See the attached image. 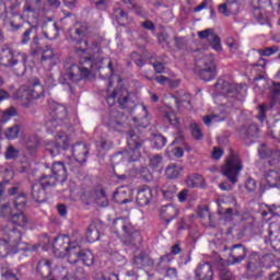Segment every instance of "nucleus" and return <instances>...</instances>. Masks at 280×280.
Segmentation results:
<instances>
[{
	"label": "nucleus",
	"mask_w": 280,
	"mask_h": 280,
	"mask_svg": "<svg viewBox=\"0 0 280 280\" xmlns=\"http://www.w3.org/2000/svg\"><path fill=\"white\" fill-rule=\"evenodd\" d=\"M50 119L46 124L47 132L55 135L56 142H47L46 150L50 156H58L60 150H69L71 138L67 130V107L56 102H49Z\"/></svg>",
	"instance_id": "nucleus-1"
},
{
	"label": "nucleus",
	"mask_w": 280,
	"mask_h": 280,
	"mask_svg": "<svg viewBox=\"0 0 280 280\" xmlns=\"http://www.w3.org/2000/svg\"><path fill=\"white\" fill-rule=\"evenodd\" d=\"M82 234L73 232L69 235L56 236L52 243V250L56 257H66L68 264H78L82 261L84 266H93L95 257L93 252L82 249Z\"/></svg>",
	"instance_id": "nucleus-2"
},
{
	"label": "nucleus",
	"mask_w": 280,
	"mask_h": 280,
	"mask_svg": "<svg viewBox=\"0 0 280 280\" xmlns=\"http://www.w3.org/2000/svg\"><path fill=\"white\" fill-rule=\"evenodd\" d=\"M106 102L108 106H115L118 102L119 106L127 108L128 110H140L139 116L128 117V121H132L133 126H140V128H148L150 126V119H148V107L145 105L135 104V94L128 92L126 88H117L110 94L107 95Z\"/></svg>",
	"instance_id": "nucleus-3"
},
{
	"label": "nucleus",
	"mask_w": 280,
	"mask_h": 280,
	"mask_svg": "<svg viewBox=\"0 0 280 280\" xmlns=\"http://www.w3.org/2000/svg\"><path fill=\"white\" fill-rule=\"evenodd\" d=\"M214 89L217 92L212 95L214 102L228 100L230 104H238L244 97V88L242 85H233L222 78L217 81Z\"/></svg>",
	"instance_id": "nucleus-4"
},
{
	"label": "nucleus",
	"mask_w": 280,
	"mask_h": 280,
	"mask_svg": "<svg viewBox=\"0 0 280 280\" xmlns=\"http://www.w3.org/2000/svg\"><path fill=\"white\" fill-rule=\"evenodd\" d=\"M21 231L11 226L4 231V237L0 238V259L8 255H16L19 250H25L21 242Z\"/></svg>",
	"instance_id": "nucleus-5"
},
{
	"label": "nucleus",
	"mask_w": 280,
	"mask_h": 280,
	"mask_svg": "<svg viewBox=\"0 0 280 280\" xmlns=\"http://www.w3.org/2000/svg\"><path fill=\"white\" fill-rule=\"evenodd\" d=\"M81 65L83 66L72 65L69 71L63 75L67 84H69V82H80V80L89 78L91 71L102 69V61H93L91 57H84V61H81Z\"/></svg>",
	"instance_id": "nucleus-6"
},
{
	"label": "nucleus",
	"mask_w": 280,
	"mask_h": 280,
	"mask_svg": "<svg viewBox=\"0 0 280 280\" xmlns=\"http://www.w3.org/2000/svg\"><path fill=\"white\" fill-rule=\"evenodd\" d=\"M113 231L118 240H128L129 244H140L141 233L135 230L130 219L118 218L113 223Z\"/></svg>",
	"instance_id": "nucleus-7"
},
{
	"label": "nucleus",
	"mask_w": 280,
	"mask_h": 280,
	"mask_svg": "<svg viewBox=\"0 0 280 280\" xmlns=\"http://www.w3.org/2000/svg\"><path fill=\"white\" fill-rule=\"evenodd\" d=\"M127 145L128 149L122 153H118L116 159H122L124 163H132L141 159V145H143V142L135 131L128 132Z\"/></svg>",
	"instance_id": "nucleus-8"
},
{
	"label": "nucleus",
	"mask_w": 280,
	"mask_h": 280,
	"mask_svg": "<svg viewBox=\"0 0 280 280\" xmlns=\"http://www.w3.org/2000/svg\"><path fill=\"white\" fill-rule=\"evenodd\" d=\"M196 73L203 82H211L218 75V68L215 66V58L213 55H206L196 62Z\"/></svg>",
	"instance_id": "nucleus-9"
},
{
	"label": "nucleus",
	"mask_w": 280,
	"mask_h": 280,
	"mask_svg": "<svg viewBox=\"0 0 280 280\" xmlns=\"http://www.w3.org/2000/svg\"><path fill=\"white\" fill-rule=\"evenodd\" d=\"M45 93L43 85L40 82L35 81L33 84L22 85L14 94L15 100H21L25 106H27V102H32V100H40Z\"/></svg>",
	"instance_id": "nucleus-10"
},
{
	"label": "nucleus",
	"mask_w": 280,
	"mask_h": 280,
	"mask_svg": "<svg viewBox=\"0 0 280 280\" xmlns=\"http://www.w3.org/2000/svg\"><path fill=\"white\" fill-rule=\"evenodd\" d=\"M244 170V165H242V160L240 156L231 153L228 158L225 165L223 166L222 174L230 180V183H237V178L240 177V172Z\"/></svg>",
	"instance_id": "nucleus-11"
},
{
	"label": "nucleus",
	"mask_w": 280,
	"mask_h": 280,
	"mask_svg": "<svg viewBox=\"0 0 280 280\" xmlns=\"http://www.w3.org/2000/svg\"><path fill=\"white\" fill-rule=\"evenodd\" d=\"M25 65L27 63V54L21 52V50H12L10 48H4L0 52V65L2 67H16V65Z\"/></svg>",
	"instance_id": "nucleus-12"
},
{
	"label": "nucleus",
	"mask_w": 280,
	"mask_h": 280,
	"mask_svg": "<svg viewBox=\"0 0 280 280\" xmlns=\"http://www.w3.org/2000/svg\"><path fill=\"white\" fill-rule=\"evenodd\" d=\"M52 175H44L40 183L44 187H54L58 180L65 183L67 180V166L62 162H55L51 168Z\"/></svg>",
	"instance_id": "nucleus-13"
},
{
	"label": "nucleus",
	"mask_w": 280,
	"mask_h": 280,
	"mask_svg": "<svg viewBox=\"0 0 280 280\" xmlns=\"http://www.w3.org/2000/svg\"><path fill=\"white\" fill-rule=\"evenodd\" d=\"M261 256L257 252H253L247 259L246 277L250 279L261 277Z\"/></svg>",
	"instance_id": "nucleus-14"
},
{
	"label": "nucleus",
	"mask_w": 280,
	"mask_h": 280,
	"mask_svg": "<svg viewBox=\"0 0 280 280\" xmlns=\"http://www.w3.org/2000/svg\"><path fill=\"white\" fill-rule=\"evenodd\" d=\"M198 36L202 40H208L210 47H212L214 51H222L220 37L215 34V32H213V28H207L205 31L198 32Z\"/></svg>",
	"instance_id": "nucleus-15"
},
{
	"label": "nucleus",
	"mask_w": 280,
	"mask_h": 280,
	"mask_svg": "<svg viewBox=\"0 0 280 280\" xmlns=\"http://www.w3.org/2000/svg\"><path fill=\"white\" fill-rule=\"evenodd\" d=\"M246 259V247L242 244L233 245L230 250V264L235 266V264H242Z\"/></svg>",
	"instance_id": "nucleus-16"
},
{
	"label": "nucleus",
	"mask_w": 280,
	"mask_h": 280,
	"mask_svg": "<svg viewBox=\"0 0 280 280\" xmlns=\"http://www.w3.org/2000/svg\"><path fill=\"white\" fill-rule=\"evenodd\" d=\"M195 275L198 280H213V267L209 262H200Z\"/></svg>",
	"instance_id": "nucleus-17"
},
{
	"label": "nucleus",
	"mask_w": 280,
	"mask_h": 280,
	"mask_svg": "<svg viewBox=\"0 0 280 280\" xmlns=\"http://www.w3.org/2000/svg\"><path fill=\"white\" fill-rule=\"evenodd\" d=\"M241 5L237 0H226L219 5V13L223 14V16H231V14H238Z\"/></svg>",
	"instance_id": "nucleus-18"
},
{
	"label": "nucleus",
	"mask_w": 280,
	"mask_h": 280,
	"mask_svg": "<svg viewBox=\"0 0 280 280\" xmlns=\"http://www.w3.org/2000/svg\"><path fill=\"white\" fill-rule=\"evenodd\" d=\"M160 217L164 222H166V224H170L172 220H176V218H178V208L174 205L162 206L160 209Z\"/></svg>",
	"instance_id": "nucleus-19"
},
{
	"label": "nucleus",
	"mask_w": 280,
	"mask_h": 280,
	"mask_svg": "<svg viewBox=\"0 0 280 280\" xmlns=\"http://www.w3.org/2000/svg\"><path fill=\"white\" fill-rule=\"evenodd\" d=\"M79 47H77V54L79 56H84L86 54L88 56H91L92 54H100V45L97 44H92L89 45V40H78Z\"/></svg>",
	"instance_id": "nucleus-20"
},
{
	"label": "nucleus",
	"mask_w": 280,
	"mask_h": 280,
	"mask_svg": "<svg viewBox=\"0 0 280 280\" xmlns=\"http://www.w3.org/2000/svg\"><path fill=\"white\" fill-rule=\"evenodd\" d=\"M55 266L51 259L42 258L37 264V272L40 277H51Z\"/></svg>",
	"instance_id": "nucleus-21"
},
{
	"label": "nucleus",
	"mask_w": 280,
	"mask_h": 280,
	"mask_svg": "<svg viewBox=\"0 0 280 280\" xmlns=\"http://www.w3.org/2000/svg\"><path fill=\"white\" fill-rule=\"evenodd\" d=\"M86 154H89V147L80 142L72 147V155L77 163H86Z\"/></svg>",
	"instance_id": "nucleus-22"
},
{
	"label": "nucleus",
	"mask_w": 280,
	"mask_h": 280,
	"mask_svg": "<svg viewBox=\"0 0 280 280\" xmlns=\"http://www.w3.org/2000/svg\"><path fill=\"white\" fill-rule=\"evenodd\" d=\"M153 198V194L150 187L144 186L138 189L137 202L140 207H147Z\"/></svg>",
	"instance_id": "nucleus-23"
},
{
	"label": "nucleus",
	"mask_w": 280,
	"mask_h": 280,
	"mask_svg": "<svg viewBox=\"0 0 280 280\" xmlns=\"http://www.w3.org/2000/svg\"><path fill=\"white\" fill-rule=\"evenodd\" d=\"M178 253H180V246L174 245L171 248L170 254H166V255L160 257V261L158 264L159 270H163L164 268H167V266L170 264H172V261H174V256H172V255H178Z\"/></svg>",
	"instance_id": "nucleus-24"
},
{
	"label": "nucleus",
	"mask_w": 280,
	"mask_h": 280,
	"mask_svg": "<svg viewBox=\"0 0 280 280\" xmlns=\"http://www.w3.org/2000/svg\"><path fill=\"white\" fill-rule=\"evenodd\" d=\"M114 200L118 202V205H128L131 202L130 199V189L126 187H120L114 192Z\"/></svg>",
	"instance_id": "nucleus-25"
},
{
	"label": "nucleus",
	"mask_w": 280,
	"mask_h": 280,
	"mask_svg": "<svg viewBox=\"0 0 280 280\" xmlns=\"http://www.w3.org/2000/svg\"><path fill=\"white\" fill-rule=\"evenodd\" d=\"M124 119H126L124 114H112L108 122L109 130H116L117 132H121V130H124V122H121L124 121Z\"/></svg>",
	"instance_id": "nucleus-26"
},
{
	"label": "nucleus",
	"mask_w": 280,
	"mask_h": 280,
	"mask_svg": "<svg viewBox=\"0 0 280 280\" xmlns=\"http://www.w3.org/2000/svg\"><path fill=\"white\" fill-rule=\"evenodd\" d=\"M49 186H43L42 182L33 185L32 187V198L35 199L36 202L45 201V189Z\"/></svg>",
	"instance_id": "nucleus-27"
},
{
	"label": "nucleus",
	"mask_w": 280,
	"mask_h": 280,
	"mask_svg": "<svg viewBox=\"0 0 280 280\" xmlns=\"http://www.w3.org/2000/svg\"><path fill=\"white\" fill-rule=\"evenodd\" d=\"M268 187H280V172L270 170L265 174Z\"/></svg>",
	"instance_id": "nucleus-28"
},
{
	"label": "nucleus",
	"mask_w": 280,
	"mask_h": 280,
	"mask_svg": "<svg viewBox=\"0 0 280 280\" xmlns=\"http://www.w3.org/2000/svg\"><path fill=\"white\" fill-rule=\"evenodd\" d=\"M43 62H46L49 65V67H54L55 65H58V56L54 54V50L49 48V46L46 47L42 55Z\"/></svg>",
	"instance_id": "nucleus-29"
},
{
	"label": "nucleus",
	"mask_w": 280,
	"mask_h": 280,
	"mask_svg": "<svg viewBox=\"0 0 280 280\" xmlns=\"http://www.w3.org/2000/svg\"><path fill=\"white\" fill-rule=\"evenodd\" d=\"M222 108H223L222 106H219L215 114L203 117V122L206 124V126H211V124H218V121H224V119H226V115L218 114V113H222Z\"/></svg>",
	"instance_id": "nucleus-30"
},
{
	"label": "nucleus",
	"mask_w": 280,
	"mask_h": 280,
	"mask_svg": "<svg viewBox=\"0 0 280 280\" xmlns=\"http://www.w3.org/2000/svg\"><path fill=\"white\" fill-rule=\"evenodd\" d=\"M182 172H183L182 165L170 164L166 167L165 175H166V178L175 179V178H180Z\"/></svg>",
	"instance_id": "nucleus-31"
},
{
	"label": "nucleus",
	"mask_w": 280,
	"mask_h": 280,
	"mask_svg": "<svg viewBox=\"0 0 280 280\" xmlns=\"http://www.w3.org/2000/svg\"><path fill=\"white\" fill-rule=\"evenodd\" d=\"M88 30L89 27L86 26V24L77 23L74 25V30H72L73 33H71V37L74 40H78V38H85Z\"/></svg>",
	"instance_id": "nucleus-32"
},
{
	"label": "nucleus",
	"mask_w": 280,
	"mask_h": 280,
	"mask_svg": "<svg viewBox=\"0 0 280 280\" xmlns=\"http://www.w3.org/2000/svg\"><path fill=\"white\" fill-rule=\"evenodd\" d=\"M187 187H202L205 185V178L201 175L192 174L186 179Z\"/></svg>",
	"instance_id": "nucleus-33"
},
{
	"label": "nucleus",
	"mask_w": 280,
	"mask_h": 280,
	"mask_svg": "<svg viewBox=\"0 0 280 280\" xmlns=\"http://www.w3.org/2000/svg\"><path fill=\"white\" fill-rule=\"evenodd\" d=\"M224 219L228 222H231L232 220H242V214L240 213V208L235 207L233 208H226L224 212Z\"/></svg>",
	"instance_id": "nucleus-34"
},
{
	"label": "nucleus",
	"mask_w": 280,
	"mask_h": 280,
	"mask_svg": "<svg viewBox=\"0 0 280 280\" xmlns=\"http://www.w3.org/2000/svg\"><path fill=\"white\" fill-rule=\"evenodd\" d=\"M176 191H178V188H176V185L174 184H166L162 188V194L166 200H172V198L176 196Z\"/></svg>",
	"instance_id": "nucleus-35"
},
{
	"label": "nucleus",
	"mask_w": 280,
	"mask_h": 280,
	"mask_svg": "<svg viewBox=\"0 0 280 280\" xmlns=\"http://www.w3.org/2000/svg\"><path fill=\"white\" fill-rule=\"evenodd\" d=\"M86 240L90 243L97 242L100 240V230L95 226V224H91L86 232Z\"/></svg>",
	"instance_id": "nucleus-36"
},
{
	"label": "nucleus",
	"mask_w": 280,
	"mask_h": 280,
	"mask_svg": "<svg viewBox=\"0 0 280 280\" xmlns=\"http://www.w3.org/2000/svg\"><path fill=\"white\" fill-rule=\"evenodd\" d=\"M162 113H164L166 119L172 126L178 125V117H176V114L174 113V109H172V107H163Z\"/></svg>",
	"instance_id": "nucleus-37"
},
{
	"label": "nucleus",
	"mask_w": 280,
	"mask_h": 280,
	"mask_svg": "<svg viewBox=\"0 0 280 280\" xmlns=\"http://www.w3.org/2000/svg\"><path fill=\"white\" fill-rule=\"evenodd\" d=\"M149 165L152 170H156L158 172L163 171V156L161 155H153L150 158Z\"/></svg>",
	"instance_id": "nucleus-38"
},
{
	"label": "nucleus",
	"mask_w": 280,
	"mask_h": 280,
	"mask_svg": "<svg viewBox=\"0 0 280 280\" xmlns=\"http://www.w3.org/2000/svg\"><path fill=\"white\" fill-rule=\"evenodd\" d=\"M25 143L27 150H36L40 143V138H38L36 135L28 136L25 140Z\"/></svg>",
	"instance_id": "nucleus-39"
},
{
	"label": "nucleus",
	"mask_w": 280,
	"mask_h": 280,
	"mask_svg": "<svg viewBox=\"0 0 280 280\" xmlns=\"http://www.w3.org/2000/svg\"><path fill=\"white\" fill-rule=\"evenodd\" d=\"M19 132H21V127L19 125H14L4 131V137L9 140L16 139L19 137Z\"/></svg>",
	"instance_id": "nucleus-40"
},
{
	"label": "nucleus",
	"mask_w": 280,
	"mask_h": 280,
	"mask_svg": "<svg viewBox=\"0 0 280 280\" xmlns=\"http://www.w3.org/2000/svg\"><path fill=\"white\" fill-rule=\"evenodd\" d=\"M11 222L16 224L18 226H26L27 225V217L23 213L13 214L11 218Z\"/></svg>",
	"instance_id": "nucleus-41"
},
{
	"label": "nucleus",
	"mask_w": 280,
	"mask_h": 280,
	"mask_svg": "<svg viewBox=\"0 0 280 280\" xmlns=\"http://www.w3.org/2000/svg\"><path fill=\"white\" fill-rule=\"evenodd\" d=\"M95 202L98 205V207H108V198L106 197V192H104V190L96 191Z\"/></svg>",
	"instance_id": "nucleus-42"
},
{
	"label": "nucleus",
	"mask_w": 280,
	"mask_h": 280,
	"mask_svg": "<svg viewBox=\"0 0 280 280\" xmlns=\"http://www.w3.org/2000/svg\"><path fill=\"white\" fill-rule=\"evenodd\" d=\"M96 148H97L100 154H102V152H104V150H110V148H113V142L106 138H102L100 143L96 144Z\"/></svg>",
	"instance_id": "nucleus-43"
},
{
	"label": "nucleus",
	"mask_w": 280,
	"mask_h": 280,
	"mask_svg": "<svg viewBox=\"0 0 280 280\" xmlns=\"http://www.w3.org/2000/svg\"><path fill=\"white\" fill-rule=\"evenodd\" d=\"M12 117H16V109L14 107H10L3 112L1 124H7Z\"/></svg>",
	"instance_id": "nucleus-44"
},
{
	"label": "nucleus",
	"mask_w": 280,
	"mask_h": 280,
	"mask_svg": "<svg viewBox=\"0 0 280 280\" xmlns=\"http://www.w3.org/2000/svg\"><path fill=\"white\" fill-rule=\"evenodd\" d=\"M122 2H125L126 5H128L129 10H132L136 14H143V9L141 8V5L132 2V0H121Z\"/></svg>",
	"instance_id": "nucleus-45"
},
{
	"label": "nucleus",
	"mask_w": 280,
	"mask_h": 280,
	"mask_svg": "<svg viewBox=\"0 0 280 280\" xmlns=\"http://www.w3.org/2000/svg\"><path fill=\"white\" fill-rule=\"evenodd\" d=\"M191 128V135L194 137V139H196L197 141H200V139H202V130L200 129V127L198 126V124L192 122L190 125Z\"/></svg>",
	"instance_id": "nucleus-46"
},
{
	"label": "nucleus",
	"mask_w": 280,
	"mask_h": 280,
	"mask_svg": "<svg viewBox=\"0 0 280 280\" xmlns=\"http://www.w3.org/2000/svg\"><path fill=\"white\" fill-rule=\"evenodd\" d=\"M277 51H279V47L278 46H271V47H267L265 49H258V54L260 56H273V54H277Z\"/></svg>",
	"instance_id": "nucleus-47"
},
{
	"label": "nucleus",
	"mask_w": 280,
	"mask_h": 280,
	"mask_svg": "<svg viewBox=\"0 0 280 280\" xmlns=\"http://www.w3.org/2000/svg\"><path fill=\"white\" fill-rule=\"evenodd\" d=\"M154 147L156 150H161L162 148H165V143H167V139L163 136H155L153 139Z\"/></svg>",
	"instance_id": "nucleus-48"
},
{
	"label": "nucleus",
	"mask_w": 280,
	"mask_h": 280,
	"mask_svg": "<svg viewBox=\"0 0 280 280\" xmlns=\"http://www.w3.org/2000/svg\"><path fill=\"white\" fill-rule=\"evenodd\" d=\"M260 264L262 268H272V256L271 255H265L260 258Z\"/></svg>",
	"instance_id": "nucleus-49"
},
{
	"label": "nucleus",
	"mask_w": 280,
	"mask_h": 280,
	"mask_svg": "<svg viewBox=\"0 0 280 280\" xmlns=\"http://www.w3.org/2000/svg\"><path fill=\"white\" fill-rule=\"evenodd\" d=\"M1 275L4 280H19L14 273L9 268H2L1 269Z\"/></svg>",
	"instance_id": "nucleus-50"
},
{
	"label": "nucleus",
	"mask_w": 280,
	"mask_h": 280,
	"mask_svg": "<svg viewBox=\"0 0 280 280\" xmlns=\"http://www.w3.org/2000/svg\"><path fill=\"white\" fill-rule=\"evenodd\" d=\"M112 261H114V264H121V266H124V264H126V257L118 252H114L112 254Z\"/></svg>",
	"instance_id": "nucleus-51"
},
{
	"label": "nucleus",
	"mask_w": 280,
	"mask_h": 280,
	"mask_svg": "<svg viewBox=\"0 0 280 280\" xmlns=\"http://www.w3.org/2000/svg\"><path fill=\"white\" fill-rule=\"evenodd\" d=\"M19 156V150H16L14 147L10 145L7 149L5 152V159H16Z\"/></svg>",
	"instance_id": "nucleus-52"
},
{
	"label": "nucleus",
	"mask_w": 280,
	"mask_h": 280,
	"mask_svg": "<svg viewBox=\"0 0 280 280\" xmlns=\"http://www.w3.org/2000/svg\"><path fill=\"white\" fill-rule=\"evenodd\" d=\"M15 209H23L25 207V194L19 195L14 202Z\"/></svg>",
	"instance_id": "nucleus-53"
},
{
	"label": "nucleus",
	"mask_w": 280,
	"mask_h": 280,
	"mask_svg": "<svg viewBox=\"0 0 280 280\" xmlns=\"http://www.w3.org/2000/svg\"><path fill=\"white\" fill-rule=\"evenodd\" d=\"M220 279L221 280H235V276H233V272L223 269L220 271Z\"/></svg>",
	"instance_id": "nucleus-54"
},
{
	"label": "nucleus",
	"mask_w": 280,
	"mask_h": 280,
	"mask_svg": "<svg viewBox=\"0 0 280 280\" xmlns=\"http://www.w3.org/2000/svg\"><path fill=\"white\" fill-rule=\"evenodd\" d=\"M257 125H252L248 129H243L245 137H255L257 135Z\"/></svg>",
	"instance_id": "nucleus-55"
},
{
	"label": "nucleus",
	"mask_w": 280,
	"mask_h": 280,
	"mask_svg": "<svg viewBox=\"0 0 280 280\" xmlns=\"http://www.w3.org/2000/svg\"><path fill=\"white\" fill-rule=\"evenodd\" d=\"M226 45H228V47H230L231 51H233V52H235L236 50L240 49V45L233 37H230L226 39Z\"/></svg>",
	"instance_id": "nucleus-56"
},
{
	"label": "nucleus",
	"mask_w": 280,
	"mask_h": 280,
	"mask_svg": "<svg viewBox=\"0 0 280 280\" xmlns=\"http://www.w3.org/2000/svg\"><path fill=\"white\" fill-rule=\"evenodd\" d=\"M97 10L105 11L108 10V1L106 0H94Z\"/></svg>",
	"instance_id": "nucleus-57"
},
{
	"label": "nucleus",
	"mask_w": 280,
	"mask_h": 280,
	"mask_svg": "<svg viewBox=\"0 0 280 280\" xmlns=\"http://www.w3.org/2000/svg\"><path fill=\"white\" fill-rule=\"evenodd\" d=\"M245 187L247 191H255V189H257V183L255 182V179L249 178L246 180Z\"/></svg>",
	"instance_id": "nucleus-58"
},
{
	"label": "nucleus",
	"mask_w": 280,
	"mask_h": 280,
	"mask_svg": "<svg viewBox=\"0 0 280 280\" xmlns=\"http://www.w3.org/2000/svg\"><path fill=\"white\" fill-rule=\"evenodd\" d=\"M32 35V28H28L24 32L22 36V45H27L30 43V36Z\"/></svg>",
	"instance_id": "nucleus-59"
},
{
	"label": "nucleus",
	"mask_w": 280,
	"mask_h": 280,
	"mask_svg": "<svg viewBox=\"0 0 280 280\" xmlns=\"http://www.w3.org/2000/svg\"><path fill=\"white\" fill-rule=\"evenodd\" d=\"M222 154H224V151L218 147L213 148L212 151V159H214L215 161H218V159H220L222 156Z\"/></svg>",
	"instance_id": "nucleus-60"
},
{
	"label": "nucleus",
	"mask_w": 280,
	"mask_h": 280,
	"mask_svg": "<svg viewBox=\"0 0 280 280\" xmlns=\"http://www.w3.org/2000/svg\"><path fill=\"white\" fill-rule=\"evenodd\" d=\"M166 277H168V279H176V277H178V271L176 270V268H167Z\"/></svg>",
	"instance_id": "nucleus-61"
},
{
	"label": "nucleus",
	"mask_w": 280,
	"mask_h": 280,
	"mask_svg": "<svg viewBox=\"0 0 280 280\" xmlns=\"http://www.w3.org/2000/svg\"><path fill=\"white\" fill-rule=\"evenodd\" d=\"M266 107L264 105L259 106V114H258V119L259 121H261V124H264V121L266 120Z\"/></svg>",
	"instance_id": "nucleus-62"
},
{
	"label": "nucleus",
	"mask_w": 280,
	"mask_h": 280,
	"mask_svg": "<svg viewBox=\"0 0 280 280\" xmlns=\"http://www.w3.org/2000/svg\"><path fill=\"white\" fill-rule=\"evenodd\" d=\"M100 280H119V276L115 273H109L101 277Z\"/></svg>",
	"instance_id": "nucleus-63"
},
{
	"label": "nucleus",
	"mask_w": 280,
	"mask_h": 280,
	"mask_svg": "<svg viewBox=\"0 0 280 280\" xmlns=\"http://www.w3.org/2000/svg\"><path fill=\"white\" fill-rule=\"evenodd\" d=\"M273 97H277L280 93V83H273V86L271 89Z\"/></svg>",
	"instance_id": "nucleus-64"
}]
</instances>
